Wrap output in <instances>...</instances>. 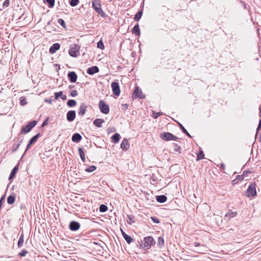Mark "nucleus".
Instances as JSON below:
<instances>
[{"label":"nucleus","mask_w":261,"mask_h":261,"mask_svg":"<svg viewBox=\"0 0 261 261\" xmlns=\"http://www.w3.org/2000/svg\"><path fill=\"white\" fill-rule=\"evenodd\" d=\"M155 244V242L152 237H146L144 238L143 242H141L140 244V247L144 250H147L150 249Z\"/></svg>","instance_id":"f257e3e1"},{"label":"nucleus","mask_w":261,"mask_h":261,"mask_svg":"<svg viewBox=\"0 0 261 261\" xmlns=\"http://www.w3.org/2000/svg\"><path fill=\"white\" fill-rule=\"evenodd\" d=\"M93 8L94 10L102 17H105L106 16V13L103 11L101 8V4L98 0H94L92 2Z\"/></svg>","instance_id":"f03ea898"},{"label":"nucleus","mask_w":261,"mask_h":261,"mask_svg":"<svg viewBox=\"0 0 261 261\" xmlns=\"http://www.w3.org/2000/svg\"><path fill=\"white\" fill-rule=\"evenodd\" d=\"M80 46L78 44H74L70 46L68 53L71 57L75 58L80 56Z\"/></svg>","instance_id":"7ed1b4c3"},{"label":"nucleus","mask_w":261,"mask_h":261,"mask_svg":"<svg viewBox=\"0 0 261 261\" xmlns=\"http://www.w3.org/2000/svg\"><path fill=\"white\" fill-rule=\"evenodd\" d=\"M37 124L36 120L29 122L26 125L21 127V133L27 134L29 133Z\"/></svg>","instance_id":"20e7f679"},{"label":"nucleus","mask_w":261,"mask_h":261,"mask_svg":"<svg viewBox=\"0 0 261 261\" xmlns=\"http://www.w3.org/2000/svg\"><path fill=\"white\" fill-rule=\"evenodd\" d=\"M256 194V184L255 182L251 183L248 187L245 195L248 197H254Z\"/></svg>","instance_id":"39448f33"},{"label":"nucleus","mask_w":261,"mask_h":261,"mask_svg":"<svg viewBox=\"0 0 261 261\" xmlns=\"http://www.w3.org/2000/svg\"><path fill=\"white\" fill-rule=\"evenodd\" d=\"M160 138L164 141H168L170 140L176 141L178 138L174 136L172 134L169 132H165L160 134Z\"/></svg>","instance_id":"423d86ee"},{"label":"nucleus","mask_w":261,"mask_h":261,"mask_svg":"<svg viewBox=\"0 0 261 261\" xmlns=\"http://www.w3.org/2000/svg\"><path fill=\"white\" fill-rule=\"evenodd\" d=\"M145 95L142 93V90L139 88V87H136L135 88V90L132 94V98L133 99L140 98V99H145Z\"/></svg>","instance_id":"0eeeda50"},{"label":"nucleus","mask_w":261,"mask_h":261,"mask_svg":"<svg viewBox=\"0 0 261 261\" xmlns=\"http://www.w3.org/2000/svg\"><path fill=\"white\" fill-rule=\"evenodd\" d=\"M98 106L99 110L102 113L107 114L109 113V106L103 100L99 101Z\"/></svg>","instance_id":"6e6552de"},{"label":"nucleus","mask_w":261,"mask_h":261,"mask_svg":"<svg viewBox=\"0 0 261 261\" xmlns=\"http://www.w3.org/2000/svg\"><path fill=\"white\" fill-rule=\"evenodd\" d=\"M111 87L113 94L118 96L120 94V89L119 84L117 80L111 83Z\"/></svg>","instance_id":"1a4fd4ad"},{"label":"nucleus","mask_w":261,"mask_h":261,"mask_svg":"<svg viewBox=\"0 0 261 261\" xmlns=\"http://www.w3.org/2000/svg\"><path fill=\"white\" fill-rule=\"evenodd\" d=\"M80 223L76 221H72L69 224V228L70 230L72 231L78 230L80 228Z\"/></svg>","instance_id":"9d476101"},{"label":"nucleus","mask_w":261,"mask_h":261,"mask_svg":"<svg viewBox=\"0 0 261 261\" xmlns=\"http://www.w3.org/2000/svg\"><path fill=\"white\" fill-rule=\"evenodd\" d=\"M87 108H88V106L86 103H84V102L81 103L80 105L79 109V112H78L79 115L80 116H82V117L85 114V113L87 111Z\"/></svg>","instance_id":"9b49d317"},{"label":"nucleus","mask_w":261,"mask_h":261,"mask_svg":"<svg viewBox=\"0 0 261 261\" xmlns=\"http://www.w3.org/2000/svg\"><path fill=\"white\" fill-rule=\"evenodd\" d=\"M76 112L74 110L69 111L66 114V118L68 121L72 122L75 118Z\"/></svg>","instance_id":"f8f14e48"},{"label":"nucleus","mask_w":261,"mask_h":261,"mask_svg":"<svg viewBox=\"0 0 261 261\" xmlns=\"http://www.w3.org/2000/svg\"><path fill=\"white\" fill-rule=\"evenodd\" d=\"M67 77L71 83H75L77 79V75L74 71H69L67 74Z\"/></svg>","instance_id":"ddd939ff"},{"label":"nucleus","mask_w":261,"mask_h":261,"mask_svg":"<svg viewBox=\"0 0 261 261\" xmlns=\"http://www.w3.org/2000/svg\"><path fill=\"white\" fill-rule=\"evenodd\" d=\"M19 165V163H18L12 170V171L10 173V174L9 175V180H11L15 178L16 174L17 173V172H18V170Z\"/></svg>","instance_id":"4468645a"},{"label":"nucleus","mask_w":261,"mask_h":261,"mask_svg":"<svg viewBox=\"0 0 261 261\" xmlns=\"http://www.w3.org/2000/svg\"><path fill=\"white\" fill-rule=\"evenodd\" d=\"M99 71V68L97 66H92L87 69V73L89 75H93Z\"/></svg>","instance_id":"2eb2a0df"},{"label":"nucleus","mask_w":261,"mask_h":261,"mask_svg":"<svg viewBox=\"0 0 261 261\" xmlns=\"http://www.w3.org/2000/svg\"><path fill=\"white\" fill-rule=\"evenodd\" d=\"M60 48V44L58 43L53 44L49 48V51L51 54H55L57 50Z\"/></svg>","instance_id":"dca6fc26"},{"label":"nucleus","mask_w":261,"mask_h":261,"mask_svg":"<svg viewBox=\"0 0 261 261\" xmlns=\"http://www.w3.org/2000/svg\"><path fill=\"white\" fill-rule=\"evenodd\" d=\"M129 144L128 140L125 138L123 139L121 143V145H120L121 148L123 150L126 151L129 148Z\"/></svg>","instance_id":"f3484780"},{"label":"nucleus","mask_w":261,"mask_h":261,"mask_svg":"<svg viewBox=\"0 0 261 261\" xmlns=\"http://www.w3.org/2000/svg\"><path fill=\"white\" fill-rule=\"evenodd\" d=\"M82 136L79 133L74 134L71 138V140L73 142L79 143L82 140Z\"/></svg>","instance_id":"a211bd4d"},{"label":"nucleus","mask_w":261,"mask_h":261,"mask_svg":"<svg viewBox=\"0 0 261 261\" xmlns=\"http://www.w3.org/2000/svg\"><path fill=\"white\" fill-rule=\"evenodd\" d=\"M132 33L133 34H135L136 36H139L140 35V30L139 25L138 23H137L135 26L134 27L133 30H132Z\"/></svg>","instance_id":"6ab92c4d"},{"label":"nucleus","mask_w":261,"mask_h":261,"mask_svg":"<svg viewBox=\"0 0 261 261\" xmlns=\"http://www.w3.org/2000/svg\"><path fill=\"white\" fill-rule=\"evenodd\" d=\"M237 215V212H231L229 211L228 213H226L225 215V219L227 220H230L231 218L235 217Z\"/></svg>","instance_id":"aec40b11"},{"label":"nucleus","mask_w":261,"mask_h":261,"mask_svg":"<svg viewBox=\"0 0 261 261\" xmlns=\"http://www.w3.org/2000/svg\"><path fill=\"white\" fill-rule=\"evenodd\" d=\"M121 138L120 135L118 133H115L111 137V142L116 144L117 143Z\"/></svg>","instance_id":"412c9836"},{"label":"nucleus","mask_w":261,"mask_h":261,"mask_svg":"<svg viewBox=\"0 0 261 261\" xmlns=\"http://www.w3.org/2000/svg\"><path fill=\"white\" fill-rule=\"evenodd\" d=\"M156 200L158 202L162 203L165 202L167 201V198L165 195H161L156 196Z\"/></svg>","instance_id":"4be33fe9"},{"label":"nucleus","mask_w":261,"mask_h":261,"mask_svg":"<svg viewBox=\"0 0 261 261\" xmlns=\"http://www.w3.org/2000/svg\"><path fill=\"white\" fill-rule=\"evenodd\" d=\"M105 122L104 120L101 118H97L93 121V124L98 127H102V123Z\"/></svg>","instance_id":"5701e85b"},{"label":"nucleus","mask_w":261,"mask_h":261,"mask_svg":"<svg viewBox=\"0 0 261 261\" xmlns=\"http://www.w3.org/2000/svg\"><path fill=\"white\" fill-rule=\"evenodd\" d=\"M78 151H79V155L80 156V158H81L82 161L83 162H85L86 159H85V152L84 151V149L82 147H79L78 148Z\"/></svg>","instance_id":"b1692460"},{"label":"nucleus","mask_w":261,"mask_h":261,"mask_svg":"<svg viewBox=\"0 0 261 261\" xmlns=\"http://www.w3.org/2000/svg\"><path fill=\"white\" fill-rule=\"evenodd\" d=\"M43 2L47 4L48 8H52L55 6V0H43Z\"/></svg>","instance_id":"393cba45"},{"label":"nucleus","mask_w":261,"mask_h":261,"mask_svg":"<svg viewBox=\"0 0 261 261\" xmlns=\"http://www.w3.org/2000/svg\"><path fill=\"white\" fill-rule=\"evenodd\" d=\"M126 217V221L127 223L131 225L135 222V217L134 216H131L130 215H127Z\"/></svg>","instance_id":"a878e982"},{"label":"nucleus","mask_w":261,"mask_h":261,"mask_svg":"<svg viewBox=\"0 0 261 261\" xmlns=\"http://www.w3.org/2000/svg\"><path fill=\"white\" fill-rule=\"evenodd\" d=\"M15 201V196L13 195H9L7 198V203L9 204H12Z\"/></svg>","instance_id":"bb28decb"},{"label":"nucleus","mask_w":261,"mask_h":261,"mask_svg":"<svg viewBox=\"0 0 261 261\" xmlns=\"http://www.w3.org/2000/svg\"><path fill=\"white\" fill-rule=\"evenodd\" d=\"M177 123H178V125L179 128L182 130V133L185 134L189 137L191 138L190 134L188 133V132L187 130V129L184 127V126L179 122H178Z\"/></svg>","instance_id":"cd10ccee"},{"label":"nucleus","mask_w":261,"mask_h":261,"mask_svg":"<svg viewBox=\"0 0 261 261\" xmlns=\"http://www.w3.org/2000/svg\"><path fill=\"white\" fill-rule=\"evenodd\" d=\"M40 136V134L38 133L34 136H33L32 138H31V139L29 140V142L32 144H34L36 142L39 137Z\"/></svg>","instance_id":"c85d7f7f"},{"label":"nucleus","mask_w":261,"mask_h":261,"mask_svg":"<svg viewBox=\"0 0 261 261\" xmlns=\"http://www.w3.org/2000/svg\"><path fill=\"white\" fill-rule=\"evenodd\" d=\"M23 242H24V236H23V233L22 232V233L21 234V235L19 237V240H18V242L17 243V246H18V248H20L22 246Z\"/></svg>","instance_id":"c756f323"},{"label":"nucleus","mask_w":261,"mask_h":261,"mask_svg":"<svg viewBox=\"0 0 261 261\" xmlns=\"http://www.w3.org/2000/svg\"><path fill=\"white\" fill-rule=\"evenodd\" d=\"M76 101L74 99H69L67 102V105L70 108L73 107L76 105Z\"/></svg>","instance_id":"7c9ffc66"},{"label":"nucleus","mask_w":261,"mask_h":261,"mask_svg":"<svg viewBox=\"0 0 261 261\" xmlns=\"http://www.w3.org/2000/svg\"><path fill=\"white\" fill-rule=\"evenodd\" d=\"M142 14H143V12L142 11H138L135 15V17L134 18V20L135 21H139L141 19V18L142 16Z\"/></svg>","instance_id":"2f4dec72"},{"label":"nucleus","mask_w":261,"mask_h":261,"mask_svg":"<svg viewBox=\"0 0 261 261\" xmlns=\"http://www.w3.org/2000/svg\"><path fill=\"white\" fill-rule=\"evenodd\" d=\"M108 206L106 205L103 204H101L99 207V212L101 213L106 212L108 210Z\"/></svg>","instance_id":"473e14b6"},{"label":"nucleus","mask_w":261,"mask_h":261,"mask_svg":"<svg viewBox=\"0 0 261 261\" xmlns=\"http://www.w3.org/2000/svg\"><path fill=\"white\" fill-rule=\"evenodd\" d=\"M96 169V167L94 165H91L89 167H88L85 170L86 172H92L94 171H95Z\"/></svg>","instance_id":"72a5a7b5"},{"label":"nucleus","mask_w":261,"mask_h":261,"mask_svg":"<svg viewBox=\"0 0 261 261\" xmlns=\"http://www.w3.org/2000/svg\"><path fill=\"white\" fill-rule=\"evenodd\" d=\"M79 3V0H69V4L71 7H75Z\"/></svg>","instance_id":"f704fd0d"},{"label":"nucleus","mask_w":261,"mask_h":261,"mask_svg":"<svg viewBox=\"0 0 261 261\" xmlns=\"http://www.w3.org/2000/svg\"><path fill=\"white\" fill-rule=\"evenodd\" d=\"M173 150L175 151V152H178V153H180V149H181V147L178 146L177 144L176 143H173Z\"/></svg>","instance_id":"c9c22d12"},{"label":"nucleus","mask_w":261,"mask_h":261,"mask_svg":"<svg viewBox=\"0 0 261 261\" xmlns=\"http://www.w3.org/2000/svg\"><path fill=\"white\" fill-rule=\"evenodd\" d=\"M204 158V154L202 150H200L197 155V160H202Z\"/></svg>","instance_id":"e433bc0d"},{"label":"nucleus","mask_w":261,"mask_h":261,"mask_svg":"<svg viewBox=\"0 0 261 261\" xmlns=\"http://www.w3.org/2000/svg\"><path fill=\"white\" fill-rule=\"evenodd\" d=\"M19 146L20 145L18 144V143L14 144L12 146L11 151L13 152H16L19 148Z\"/></svg>","instance_id":"4c0bfd02"},{"label":"nucleus","mask_w":261,"mask_h":261,"mask_svg":"<svg viewBox=\"0 0 261 261\" xmlns=\"http://www.w3.org/2000/svg\"><path fill=\"white\" fill-rule=\"evenodd\" d=\"M63 94V92L62 91H59L58 92H55L54 93L55 99L57 100L60 97H61V96Z\"/></svg>","instance_id":"58836bf2"},{"label":"nucleus","mask_w":261,"mask_h":261,"mask_svg":"<svg viewBox=\"0 0 261 261\" xmlns=\"http://www.w3.org/2000/svg\"><path fill=\"white\" fill-rule=\"evenodd\" d=\"M158 245L159 246H163L164 245V240L162 237H160L158 238Z\"/></svg>","instance_id":"ea45409f"},{"label":"nucleus","mask_w":261,"mask_h":261,"mask_svg":"<svg viewBox=\"0 0 261 261\" xmlns=\"http://www.w3.org/2000/svg\"><path fill=\"white\" fill-rule=\"evenodd\" d=\"M161 115H163V113L153 112L152 117L154 119H157Z\"/></svg>","instance_id":"a19ab883"},{"label":"nucleus","mask_w":261,"mask_h":261,"mask_svg":"<svg viewBox=\"0 0 261 261\" xmlns=\"http://www.w3.org/2000/svg\"><path fill=\"white\" fill-rule=\"evenodd\" d=\"M58 22L64 28H66V24L65 21L62 19L60 18L58 20Z\"/></svg>","instance_id":"79ce46f5"},{"label":"nucleus","mask_w":261,"mask_h":261,"mask_svg":"<svg viewBox=\"0 0 261 261\" xmlns=\"http://www.w3.org/2000/svg\"><path fill=\"white\" fill-rule=\"evenodd\" d=\"M97 47L98 48H100L101 49H103L105 48L104 45L103 44V42L101 40L98 41L97 43Z\"/></svg>","instance_id":"37998d69"},{"label":"nucleus","mask_w":261,"mask_h":261,"mask_svg":"<svg viewBox=\"0 0 261 261\" xmlns=\"http://www.w3.org/2000/svg\"><path fill=\"white\" fill-rule=\"evenodd\" d=\"M27 103L26 99L24 97H21L20 98V103L21 106H24Z\"/></svg>","instance_id":"c03bdc74"},{"label":"nucleus","mask_w":261,"mask_h":261,"mask_svg":"<svg viewBox=\"0 0 261 261\" xmlns=\"http://www.w3.org/2000/svg\"><path fill=\"white\" fill-rule=\"evenodd\" d=\"M28 253V251L25 250L23 249L19 254L18 255L21 257L25 256V255Z\"/></svg>","instance_id":"a18cd8bd"},{"label":"nucleus","mask_w":261,"mask_h":261,"mask_svg":"<svg viewBox=\"0 0 261 261\" xmlns=\"http://www.w3.org/2000/svg\"><path fill=\"white\" fill-rule=\"evenodd\" d=\"M151 220L155 223H159L160 222V221L159 218L155 217H151Z\"/></svg>","instance_id":"49530a36"},{"label":"nucleus","mask_w":261,"mask_h":261,"mask_svg":"<svg viewBox=\"0 0 261 261\" xmlns=\"http://www.w3.org/2000/svg\"><path fill=\"white\" fill-rule=\"evenodd\" d=\"M77 91L76 90H73L70 91V95L72 97H75L77 95Z\"/></svg>","instance_id":"de8ad7c7"},{"label":"nucleus","mask_w":261,"mask_h":261,"mask_svg":"<svg viewBox=\"0 0 261 261\" xmlns=\"http://www.w3.org/2000/svg\"><path fill=\"white\" fill-rule=\"evenodd\" d=\"M125 240L129 244L133 241V239L130 236H128Z\"/></svg>","instance_id":"09e8293b"},{"label":"nucleus","mask_w":261,"mask_h":261,"mask_svg":"<svg viewBox=\"0 0 261 261\" xmlns=\"http://www.w3.org/2000/svg\"><path fill=\"white\" fill-rule=\"evenodd\" d=\"M48 120H49V118H46L44 120V121L43 122L42 125H41V126L42 127H44L45 126L47 125L48 124Z\"/></svg>","instance_id":"8fccbe9b"},{"label":"nucleus","mask_w":261,"mask_h":261,"mask_svg":"<svg viewBox=\"0 0 261 261\" xmlns=\"http://www.w3.org/2000/svg\"><path fill=\"white\" fill-rule=\"evenodd\" d=\"M10 5V1L9 0H5L4 2L3 3V7H7Z\"/></svg>","instance_id":"3c124183"},{"label":"nucleus","mask_w":261,"mask_h":261,"mask_svg":"<svg viewBox=\"0 0 261 261\" xmlns=\"http://www.w3.org/2000/svg\"><path fill=\"white\" fill-rule=\"evenodd\" d=\"M260 128H261V119L259 120L258 125L256 128V134H257L258 133L259 130L260 129Z\"/></svg>","instance_id":"603ef678"},{"label":"nucleus","mask_w":261,"mask_h":261,"mask_svg":"<svg viewBox=\"0 0 261 261\" xmlns=\"http://www.w3.org/2000/svg\"><path fill=\"white\" fill-rule=\"evenodd\" d=\"M44 101L46 103L51 104L53 102V100L51 98H50V99L46 98L44 99Z\"/></svg>","instance_id":"864d4df0"},{"label":"nucleus","mask_w":261,"mask_h":261,"mask_svg":"<svg viewBox=\"0 0 261 261\" xmlns=\"http://www.w3.org/2000/svg\"><path fill=\"white\" fill-rule=\"evenodd\" d=\"M23 137H19V138H18V139H17V141L18 142V144L20 145V144L22 143V142L23 141Z\"/></svg>","instance_id":"5fc2aeb1"},{"label":"nucleus","mask_w":261,"mask_h":261,"mask_svg":"<svg viewBox=\"0 0 261 261\" xmlns=\"http://www.w3.org/2000/svg\"><path fill=\"white\" fill-rule=\"evenodd\" d=\"M128 109V105L127 104H123L122 106V109L124 111Z\"/></svg>","instance_id":"6e6d98bb"},{"label":"nucleus","mask_w":261,"mask_h":261,"mask_svg":"<svg viewBox=\"0 0 261 261\" xmlns=\"http://www.w3.org/2000/svg\"><path fill=\"white\" fill-rule=\"evenodd\" d=\"M32 145H33V144H31V143H30L29 142V143H28V145H27V146L26 150H25V151L24 153L27 151V150H28V149L30 148V147H31V146Z\"/></svg>","instance_id":"4d7b16f0"},{"label":"nucleus","mask_w":261,"mask_h":261,"mask_svg":"<svg viewBox=\"0 0 261 261\" xmlns=\"http://www.w3.org/2000/svg\"><path fill=\"white\" fill-rule=\"evenodd\" d=\"M237 179L241 180L243 179V174L242 175H237Z\"/></svg>","instance_id":"13d9d810"},{"label":"nucleus","mask_w":261,"mask_h":261,"mask_svg":"<svg viewBox=\"0 0 261 261\" xmlns=\"http://www.w3.org/2000/svg\"><path fill=\"white\" fill-rule=\"evenodd\" d=\"M61 99L63 100H65L67 99V96L66 95H63L62 94V95L61 96Z\"/></svg>","instance_id":"bf43d9fd"},{"label":"nucleus","mask_w":261,"mask_h":261,"mask_svg":"<svg viewBox=\"0 0 261 261\" xmlns=\"http://www.w3.org/2000/svg\"><path fill=\"white\" fill-rule=\"evenodd\" d=\"M194 246H196V247L199 246L200 245V243H198V242H195L194 243Z\"/></svg>","instance_id":"052dcab7"},{"label":"nucleus","mask_w":261,"mask_h":261,"mask_svg":"<svg viewBox=\"0 0 261 261\" xmlns=\"http://www.w3.org/2000/svg\"><path fill=\"white\" fill-rule=\"evenodd\" d=\"M121 233H122V236H123L124 235L126 234L125 232L122 229H121Z\"/></svg>","instance_id":"680f3d73"},{"label":"nucleus","mask_w":261,"mask_h":261,"mask_svg":"<svg viewBox=\"0 0 261 261\" xmlns=\"http://www.w3.org/2000/svg\"><path fill=\"white\" fill-rule=\"evenodd\" d=\"M74 87V86L73 85H70V86H69V87H68V88H69V89H72Z\"/></svg>","instance_id":"e2e57ef3"},{"label":"nucleus","mask_w":261,"mask_h":261,"mask_svg":"<svg viewBox=\"0 0 261 261\" xmlns=\"http://www.w3.org/2000/svg\"><path fill=\"white\" fill-rule=\"evenodd\" d=\"M128 236V234H126L125 235H124L123 237L124 239H126V238Z\"/></svg>","instance_id":"0e129e2a"},{"label":"nucleus","mask_w":261,"mask_h":261,"mask_svg":"<svg viewBox=\"0 0 261 261\" xmlns=\"http://www.w3.org/2000/svg\"><path fill=\"white\" fill-rule=\"evenodd\" d=\"M5 195H4L1 198H3V200L5 201Z\"/></svg>","instance_id":"69168bd1"},{"label":"nucleus","mask_w":261,"mask_h":261,"mask_svg":"<svg viewBox=\"0 0 261 261\" xmlns=\"http://www.w3.org/2000/svg\"><path fill=\"white\" fill-rule=\"evenodd\" d=\"M221 167H222L223 169H224V167H225V165H224V164H221Z\"/></svg>","instance_id":"338daca9"},{"label":"nucleus","mask_w":261,"mask_h":261,"mask_svg":"<svg viewBox=\"0 0 261 261\" xmlns=\"http://www.w3.org/2000/svg\"><path fill=\"white\" fill-rule=\"evenodd\" d=\"M50 22H51V21H49L48 22H47V25H49L50 24Z\"/></svg>","instance_id":"774afa93"}]
</instances>
